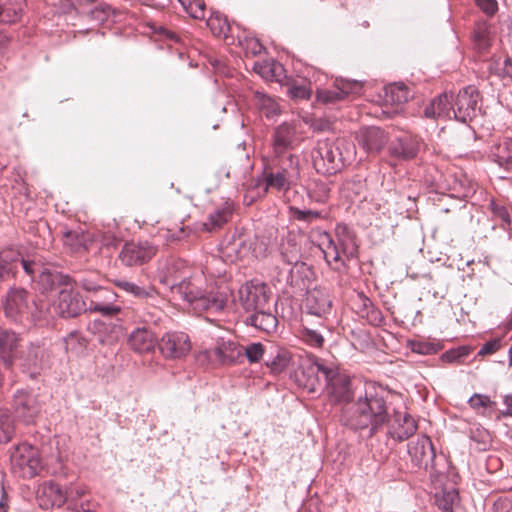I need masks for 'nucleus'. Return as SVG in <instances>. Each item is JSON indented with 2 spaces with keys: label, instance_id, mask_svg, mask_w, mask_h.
<instances>
[{
  "label": "nucleus",
  "instance_id": "nucleus-9",
  "mask_svg": "<svg viewBox=\"0 0 512 512\" xmlns=\"http://www.w3.org/2000/svg\"><path fill=\"white\" fill-rule=\"evenodd\" d=\"M53 310L63 319L76 318L83 312H87L86 300L78 291L65 286L54 300Z\"/></svg>",
  "mask_w": 512,
  "mask_h": 512
},
{
  "label": "nucleus",
  "instance_id": "nucleus-20",
  "mask_svg": "<svg viewBox=\"0 0 512 512\" xmlns=\"http://www.w3.org/2000/svg\"><path fill=\"white\" fill-rule=\"evenodd\" d=\"M69 493L72 494L71 491H65V488L58 483L46 481L38 489L37 500L43 509L60 508L68 501Z\"/></svg>",
  "mask_w": 512,
  "mask_h": 512
},
{
  "label": "nucleus",
  "instance_id": "nucleus-16",
  "mask_svg": "<svg viewBox=\"0 0 512 512\" xmlns=\"http://www.w3.org/2000/svg\"><path fill=\"white\" fill-rule=\"evenodd\" d=\"M157 347L165 358L180 359L189 353L191 343L186 333L175 331L165 333L158 341Z\"/></svg>",
  "mask_w": 512,
  "mask_h": 512
},
{
  "label": "nucleus",
  "instance_id": "nucleus-12",
  "mask_svg": "<svg viewBox=\"0 0 512 512\" xmlns=\"http://www.w3.org/2000/svg\"><path fill=\"white\" fill-rule=\"evenodd\" d=\"M10 460L13 470L23 478H32L41 469L37 452L26 444L18 445L11 453Z\"/></svg>",
  "mask_w": 512,
  "mask_h": 512
},
{
  "label": "nucleus",
  "instance_id": "nucleus-13",
  "mask_svg": "<svg viewBox=\"0 0 512 512\" xmlns=\"http://www.w3.org/2000/svg\"><path fill=\"white\" fill-rule=\"evenodd\" d=\"M117 294L108 287L99 286L91 295L86 297L87 312L100 313L104 317H113L122 310L114 302Z\"/></svg>",
  "mask_w": 512,
  "mask_h": 512
},
{
  "label": "nucleus",
  "instance_id": "nucleus-22",
  "mask_svg": "<svg viewBox=\"0 0 512 512\" xmlns=\"http://www.w3.org/2000/svg\"><path fill=\"white\" fill-rule=\"evenodd\" d=\"M128 344L137 353H148L158 346V340L151 325H142L131 331Z\"/></svg>",
  "mask_w": 512,
  "mask_h": 512
},
{
  "label": "nucleus",
  "instance_id": "nucleus-61",
  "mask_svg": "<svg viewBox=\"0 0 512 512\" xmlns=\"http://www.w3.org/2000/svg\"><path fill=\"white\" fill-rule=\"evenodd\" d=\"M476 5L486 15L492 16L498 10V3L496 0H475Z\"/></svg>",
  "mask_w": 512,
  "mask_h": 512
},
{
  "label": "nucleus",
  "instance_id": "nucleus-56",
  "mask_svg": "<svg viewBox=\"0 0 512 512\" xmlns=\"http://www.w3.org/2000/svg\"><path fill=\"white\" fill-rule=\"evenodd\" d=\"M288 95L294 100H307L312 95V89L307 84L293 83L288 87Z\"/></svg>",
  "mask_w": 512,
  "mask_h": 512
},
{
  "label": "nucleus",
  "instance_id": "nucleus-52",
  "mask_svg": "<svg viewBox=\"0 0 512 512\" xmlns=\"http://www.w3.org/2000/svg\"><path fill=\"white\" fill-rule=\"evenodd\" d=\"M249 363H258L267 354L265 347L260 342H253L243 348Z\"/></svg>",
  "mask_w": 512,
  "mask_h": 512
},
{
  "label": "nucleus",
  "instance_id": "nucleus-31",
  "mask_svg": "<svg viewBox=\"0 0 512 512\" xmlns=\"http://www.w3.org/2000/svg\"><path fill=\"white\" fill-rule=\"evenodd\" d=\"M20 252L13 248H6L0 251V282L15 277L18 269Z\"/></svg>",
  "mask_w": 512,
  "mask_h": 512
},
{
  "label": "nucleus",
  "instance_id": "nucleus-50",
  "mask_svg": "<svg viewBox=\"0 0 512 512\" xmlns=\"http://www.w3.org/2000/svg\"><path fill=\"white\" fill-rule=\"evenodd\" d=\"M184 10L195 19H203L205 17V1L204 0H178Z\"/></svg>",
  "mask_w": 512,
  "mask_h": 512
},
{
  "label": "nucleus",
  "instance_id": "nucleus-10",
  "mask_svg": "<svg viewBox=\"0 0 512 512\" xmlns=\"http://www.w3.org/2000/svg\"><path fill=\"white\" fill-rule=\"evenodd\" d=\"M250 234L243 230L236 229L227 235L221 242L219 251L221 257L227 262H235L249 255L252 248Z\"/></svg>",
  "mask_w": 512,
  "mask_h": 512
},
{
  "label": "nucleus",
  "instance_id": "nucleus-25",
  "mask_svg": "<svg viewBox=\"0 0 512 512\" xmlns=\"http://www.w3.org/2000/svg\"><path fill=\"white\" fill-rule=\"evenodd\" d=\"M71 283L72 279L68 274L44 267L34 282V288L41 294H48L61 286H69Z\"/></svg>",
  "mask_w": 512,
  "mask_h": 512
},
{
  "label": "nucleus",
  "instance_id": "nucleus-29",
  "mask_svg": "<svg viewBox=\"0 0 512 512\" xmlns=\"http://www.w3.org/2000/svg\"><path fill=\"white\" fill-rule=\"evenodd\" d=\"M354 305L358 316L365 319L370 325L377 327L383 324L384 319L381 310L363 293L357 295Z\"/></svg>",
  "mask_w": 512,
  "mask_h": 512
},
{
  "label": "nucleus",
  "instance_id": "nucleus-19",
  "mask_svg": "<svg viewBox=\"0 0 512 512\" xmlns=\"http://www.w3.org/2000/svg\"><path fill=\"white\" fill-rule=\"evenodd\" d=\"M361 88L362 84L357 80L336 79L334 89H317L316 98L324 104H333L349 94L359 93Z\"/></svg>",
  "mask_w": 512,
  "mask_h": 512
},
{
  "label": "nucleus",
  "instance_id": "nucleus-1",
  "mask_svg": "<svg viewBox=\"0 0 512 512\" xmlns=\"http://www.w3.org/2000/svg\"><path fill=\"white\" fill-rule=\"evenodd\" d=\"M188 272L185 260L169 257L160 263L157 275L159 282L170 289L174 299L185 301L194 310L222 311L228 300L226 292L198 288L190 281Z\"/></svg>",
  "mask_w": 512,
  "mask_h": 512
},
{
  "label": "nucleus",
  "instance_id": "nucleus-18",
  "mask_svg": "<svg viewBox=\"0 0 512 512\" xmlns=\"http://www.w3.org/2000/svg\"><path fill=\"white\" fill-rule=\"evenodd\" d=\"M157 247L148 240L125 243L120 259L127 266L142 265L150 261L156 254Z\"/></svg>",
  "mask_w": 512,
  "mask_h": 512
},
{
  "label": "nucleus",
  "instance_id": "nucleus-55",
  "mask_svg": "<svg viewBox=\"0 0 512 512\" xmlns=\"http://www.w3.org/2000/svg\"><path fill=\"white\" fill-rule=\"evenodd\" d=\"M204 355L212 361H217L220 364H231L234 357L227 354L226 346H218L212 350L205 351Z\"/></svg>",
  "mask_w": 512,
  "mask_h": 512
},
{
  "label": "nucleus",
  "instance_id": "nucleus-26",
  "mask_svg": "<svg viewBox=\"0 0 512 512\" xmlns=\"http://www.w3.org/2000/svg\"><path fill=\"white\" fill-rule=\"evenodd\" d=\"M304 307L307 314L326 318L331 313L332 301L325 290L313 289L307 292Z\"/></svg>",
  "mask_w": 512,
  "mask_h": 512
},
{
  "label": "nucleus",
  "instance_id": "nucleus-41",
  "mask_svg": "<svg viewBox=\"0 0 512 512\" xmlns=\"http://www.w3.org/2000/svg\"><path fill=\"white\" fill-rule=\"evenodd\" d=\"M385 101L390 104H401L407 102L410 97V91L403 83H393L384 88Z\"/></svg>",
  "mask_w": 512,
  "mask_h": 512
},
{
  "label": "nucleus",
  "instance_id": "nucleus-27",
  "mask_svg": "<svg viewBox=\"0 0 512 512\" xmlns=\"http://www.w3.org/2000/svg\"><path fill=\"white\" fill-rule=\"evenodd\" d=\"M359 143L370 154L379 153L388 143V133L377 126L365 127L359 132Z\"/></svg>",
  "mask_w": 512,
  "mask_h": 512
},
{
  "label": "nucleus",
  "instance_id": "nucleus-24",
  "mask_svg": "<svg viewBox=\"0 0 512 512\" xmlns=\"http://www.w3.org/2000/svg\"><path fill=\"white\" fill-rule=\"evenodd\" d=\"M420 140L412 134H402L389 145V154L399 160H410L417 156Z\"/></svg>",
  "mask_w": 512,
  "mask_h": 512
},
{
  "label": "nucleus",
  "instance_id": "nucleus-44",
  "mask_svg": "<svg viewBox=\"0 0 512 512\" xmlns=\"http://www.w3.org/2000/svg\"><path fill=\"white\" fill-rule=\"evenodd\" d=\"M493 157L499 166L512 169V141L505 139L493 148Z\"/></svg>",
  "mask_w": 512,
  "mask_h": 512
},
{
  "label": "nucleus",
  "instance_id": "nucleus-64",
  "mask_svg": "<svg viewBox=\"0 0 512 512\" xmlns=\"http://www.w3.org/2000/svg\"><path fill=\"white\" fill-rule=\"evenodd\" d=\"M78 286H80L83 290L89 293L91 295L99 286H101L99 283L95 282L92 279L88 278H81L78 282H76Z\"/></svg>",
  "mask_w": 512,
  "mask_h": 512
},
{
  "label": "nucleus",
  "instance_id": "nucleus-42",
  "mask_svg": "<svg viewBox=\"0 0 512 512\" xmlns=\"http://www.w3.org/2000/svg\"><path fill=\"white\" fill-rule=\"evenodd\" d=\"M15 435V421L8 408L0 407V444L12 440Z\"/></svg>",
  "mask_w": 512,
  "mask_h": 512
},
{
  "label": "nucleus",
  "instance_id": "nucleus-30",
  "mask_svg": "<svg viewBox=\"0 0 512 512\" xmlns=\"http://www.w3.org/2000/svg\"><path fill=\"white\" fill-rule=\"evenodd\" d=\"M88 331L99 335L100 343L110 345L119 338L122 326L112 322L107 323L101 319H95L88 324Z\"/></svg>",
  "mask_w": 512,
  "mask_h": 512
},
{
  "label": "nucleus",
  "instance_id": "nucleus-15",
  "mask_svg": "<svg viewBox=\"0 0 512 512\" xmlns=\"http://www.w3.org/2000/svg\"><path fill=\"white\" fill-rule=\"evenodd\" d=\"M408 454L412 463L425 470H436V452L431 439L426 435L417 436L416 440H411L408 445Z\"/></svg>",
  "mask_w": 512,
  "mask_h": 512
},
{
  "label": "nucleus",
  "instance_id": "nucleus-33",
  "mask_svg": "<svg viewBox=\"0 0 512 512\" xmlns=\"http://www.w3.org/2000/svg\"><path fill=\"white\" fill-rule=\"evenodd\" d=\"M63 244L72 253L82 254L88 249L90 235L81 229L66 230L63 233Z\"/></svg>",
  "mask_w": 512,
  "mask_h": 512
},
{
  "label": "nucleus",
  "instance_id": "nucleus-63",
  "mask_svg": "<svg viewBox=\"0 0 512 512\" xmlns=\"http://www.w3.org/2000/svg\"><path fill=\"white\" fill-rule=\"evenodd\" d=\"M492 212L494 216L499 218L504 224H510V214L505 206L492 203Z\"/></svg>",
  "mask_w": 512,
  "mask_h": 512
},
{
  "label": "nucleus",
  "instance_id": "nucleus-11",
  "mask_svg": "<svg viewBox=\"0 0 512 512\" xmlns=\"http://www.w3.org/2000/svg\"><path fill=\"white\" fill-rule=\"evenodd\" d=\"M12 406L16 417L26 425L33 424L42 410L38 396L27 389L15 391Z\"/></svg>",
  "mask_w": 512,
  "mask_h": 512
},
{
  "label": "nucleus",
  "instance_id": "nucleus-54",
  "mask_svg": "<svg viewBox=\"0 0 512 512\" xmlns=\"http://www.w3.org/2000/svg\"><path fill=\"white\" fill-rule=\"evenodd\" d=\"M470 406L478 412L485 414L487 410L495 406V402L489 396L483 394H474L469 399Z\"/></svg>",
  "mask_w": 512,
  "mask_h": 512
},
{
  "label": "nucleus",
  "instance_id": "nucleus-4",
  "mask_svg": "<svg viewBox=\"0 0 512 512\" xmlns=\"http://www.w3.org/2000/svg\"><path fill=\"white\" fill-rule=\"evenodd\" d=\"M238 292L242 308L250 313L244 323L267 334L276 331L278 319L272 312L269 287L263 282L252 280L242 285Z\"/></svg>",
  "mask_w": 512,
  "mask_h": 512
},
{
  "label": "nucleus",
  "instance_id": "nucleus-37",
  "mask_svg": "<svg viewBox=\"0 0 512 512\" xmlns=\"http://www.w3.org/2000/svg\"><path fill=\"white\" fill-rule=\"evenodd\" d=\"M473 41L479 52L488 51L493 41L492 26L485 21L476 23L473 33Z\"/></svg>",
  "mask_w": 512,
  "mask_h": 512
},
{
  "label": "nucleus",
  "instance_id": "nucleus-3",
  "mask_svg": "<svg viewBox=\"0 0 512 512\" xmlns=\"http://www.w3.org/2000/svg\"><path fill=\"white\" fill-rule=\"evenodd\" d=\"M301 372L307 378L305 387L315 391L316 385H323L332 403L348 405L354 399L350 377L335 363L314 355L308 356L301 363Z\"/></svg>",
  "mask_w": 512,
  "mask_h": 512
},
{
  "label": "nucleus",
  "instance_id": "nucleus-43",
  "mask_svg": "<svg viewBox=\"0 0 512 512\" xmlns=\"http://www.w3.org/2000/svg\"><path fill=\"white\" fill-rule=\"evenodd\" d=\"M409 347L412 352L418 353L421 355H431L436 354L440 350L444 348V344L442 341L436 339H419V340H410Z\"/></svg>",
  "mask_w": 512,
  "mask_h": 512
},
{
  "label": "nucleus",
  "instance_id": "nucleus-38",
  "mask_svg": "<svg viewBox=\"0 0 512 512\" xmlns=\"http://www.w3.org/2000/svg\"><path fill=\"white\" fill-rule=\"evenodd\" d=\"M233 214V208L230 204L226 203L223 207L216 209L210 213L207 220L203 223L205 230L214 231L220 229L228 223Z\"/></svg>",
  "mask_w": 512,
  "mask_h": 512
},
{
  "label": "nucleus",
  "instance_id": "nucleus-5",
  "mask_svg": "<svg viewBox=\"0 0 512 512\" xmlns=\"http://www.w3.org/2000/svg\"><path fill=\"white\" fill-rule=\"evenodd\" d=\"M4 315L16 324L38 323L46 320L47 309L42 301L30 298L29 292L19 286H10L2 299Z\"/></svg>",
  "mask_w": 512,
  "mask_h": 512
},
{
  "label": "nucleus",
  "instance_id": "nucleus-39",
  "mask_svg": "<svg viewBox=\"0 0 512 512\" xmlns=\"http://www.w3.org/2000/svg\"><path fill=\"white\" fill-rule=\"evenodd\" d=\"M424 115L432 119L446 120L448 118V94L446 91L433 99L431 103L425 107Z\"/></svg>",
  "mask_w": 512,
  "mask_h": 512
},
{
  "label": "nucleus",
  "instance_id": "nucleus-46",
  "mask_svg": "<svg viewBox=\"0 0 512 512\" xmlns=\"http://www.w3.org/2000/svg\"><path fill=\"white\" fill-rule=\"evenodd\" d=\"M207 26L210 28L212 33L218 37H228L230 32V25L227 18L220 12H212L211 16L207 20Z\"/></svg>",
  "mask_w": 512,
  "mask_h": 512
},
{
  "label": "nucleus",
  "instance_id": "nucleus-49",
  "mask_svg": "<svg viewBox=\"0 0 512 512\" xmlns=\"http://www.w3.org/2000/svg\"><path fill=\"white\" fill-rule=\"evenodd\" d=\"M21 265L24 273L28 277L29 283H34L37 279L40 271L43 270V265L36 259L24 258L20 254V260H18V266Z\"/></svg>",
  "mask_w": 512,
  "mask_h": 512
},
{
  "label": "nucleus",
  "instance_id": "nucleus-35",
  "mask_svg": "<svg viewBox=\"0 0 512 512\" xmlns=\"http://www.w3.org/2000/svg\"><path fill=\"white\" fill-rule=\"evenodd\" d=\"M328 216L329 211L326 209L314 210L289 206L290 219L306 225L313 224L320 220H326Z\"/></svg>",
  "mask_w": 512,
  "mask_h": 512
},
{
  "label": "nucleus",
  "instance_id": "nucleus-2",
  "mask_svg": "<svg viewBox=\"0 0 512 512\" xmlns=\"http://www.w3.org/2000/svg\"><path fill=\"white\" fill-rule=\"evenodd\" d=\"M387 392L380 386L367 385L350 404L341 409L340 423L346 428L374 437L389 422Z\"/></svg>",
  "mask_w": 512,
  "mask_h": 512
},
{
  "label": "nucleus",
  "instance_id": "nucleus-62",
  "mask_svg": "<svg viewBox=\"0 0 512 512\" xmlns=\"http://www.w3.org/2000/svg\"><path fill=\"white\" fill-rule=\"evenodd\" d=\"M434 504L443 512H448V491L445 488L434 494Z\"/></svg>",
  "mask_w": 512,
  "mask_h": 512
},
{
  "label": "nucleus",
  "instance_id": "nucleus-53",
  "mask_svg": "<svg viewBox=\"0 0 512 512\" xmlns=\"http://www.w3.org/2000/svg\"><path fill=\"white\" fill-rule=\"evenodd\" d=\"M257 98L260 109L267 118H273L279 114V107L272 98L260 93H257Z\"/></svg>",
  "mask_w": 512,
  "mask_h": 512
},
{
  "label": "nucleus",
  "instance_id": "nucleus-45",
  "mask_svg": "<svg viewBox=\"0 0 512 512\" xmlns=\"http://www.w3.org/2000/svg\"><path fill=\"white\" fill-rule=\"evenodd\" d=\"M114 283L120 290L128 294H131L132 296L138 299H146L154 295V289H152L151 287L139 286L133 282L124 279L115 280Z\"/></svg>",
  "mask_w": 512,
  "mask_h": 512
},
{
  "label": "nucleus",
  "instance_id": "nucleus-40",
  "mask_svg": "<svg viewBox=\"0 0 512 512\" xmlns=\"http://www.w3.org/2000/svg\"><path fill=\"white\" fill-rule=\"evenodd\" d=\"M290 355L285 349H273L266 354L265 363L272 372L284 371L290 363Z\"/></svg>",
  "mask_w": 512,
  "mask_h": 512
},
{
  "label": "nucleus",
  "instance_id": "nucleus-32",
  "mask_svg": "<svg viewBox=\"0 0 512 512\" xmlns=\"http://www.w3.org/2000/svg\"><path fill=\"white\" fill-rule=\"evenodd\" d=\"M25 0H0V24H15L22 18Z\"/></svg>",
  "mask_w": 512,
  "mask_h": 512
},
{
  "label": "nucleus",
  "instance_id": "nucleus-59",
  "mask_svg": "<svg viewBox=\"0 0 512 512\" xmlns=\"http://www.w3.org/2000/svg\"><path fill=\"white\" fill-rule=\"evenodd\" d=\"M502 347L501 338H494L487 341L478 352V356H487L496 353Z\"/></svg>",
  "mask_w": 512,
  "mask_h": 512
},
{
  "label": "nucleus",
  "instance_id": "nucleus-28",
  "mask_svg": "<svg viewBox=\"0 0 512 512\" xmlns=\"http://www.w3.org/2000/svg\"><path fill=\"white\" fill-rule=\"evenodd\" d=\"M267 165H271L275 172L285 176L288 180L294 182L299 174V160L296 155L278 156L271 155L264 160Z\"/></svg>",
  "mask_w": 512,
  "mask_h": 512
},
{
  "label": "nucleus",
  "instance_id": "nucleus-8",
  "mask_svg": "<svg viewBox=\"0 0 512 512\" xmlns=\"http://www.w3.org/2000/svg\"><path fill=\"white\" fill-rule=\"evenodd\" d=\"M311 160L316 172L334 175L342 167V155L339 148L330 139H320L311 150Z\"/></svg>",
  "mask_w": 512,
  "mask_h": 512
},
{
  "label": "nucleus",
  "instance_id": "nucleus-14",
  "mask_svg": "<svg viewBox=\"0 0 512 512\" xmlns=\"http://www.w3.org/2000/svg\"><path fill=\"white\" fill-rule=\"evenodd\" d=\"M302 138L296 128L288 123L278 125L272 134V154L276 157L294 155L292 153L301 143Z\"/></svg>",
  "mask_w": 512,
  "mask_h": 512
},
{
  "label": "nucleus",
  "instance_id": "nucleus-58",
  "mask_svg": "<svg viewBox=\"0 0 512 512\" xmlns=\"http://www.w3.org/2000/svg\"><path fill=\"white\" fill-rule=\"evenodd\" d=\"M471 439L481 445L480 449L485 450L491 442V435L488 430L482 427L471 429Z\"/></svg>",
  "mask_w": 512,
  "mask_h": 512
},
{
  "label": "nucleus",
  "instance_id": "nucleus-57",
  "mask_svg": "<svg viewBox=\"0 0 512 512\" xmlns=\"http://www.w3.org/2000/svg\"><path fill=\"white\" fill-rule=\"evenodd\" d=\"M302 339L310 346L320 348L324 344V337L314 329L303 328Z\"/></svg>",
  "mask_w": 512,
  "mask_h": 512
},
{
  "label": "nucleus",
  "instance_id": "nucleus-34",
  "mask_svg": "<svg viewBox=\"0 0 512 512\" xmlns=\"http://www.w3.org/2000/svg\"><path fill=\"white\" fill-rule=\"evenodd\" d=\"M262 182L264 184V190L268 191L270 189H275L277 191H286L291 185L294 183L284 175L275 172L271 165H267L264 162L263 172H262Z\"/></svg>",
  "mask_w": 512,
  "mask_h": 512
},
{
  "label": "nucleus",
  "instance_id": "nucleus-60",
  "mask_svg": "<svg viewBox=\"0 0 512 512\" xmlns=\"http://www.w3.org/2000/svg\"><path fill=\"white\" fill-rule=\"evenodd\" d=\"M472 347L470 346H459L457 348H450V363L458 362L461 363L465 357H467L472 352Z\"/></svg>",
  "mask_w": 512,
  "mask_h": 512
},
{
  "label": "nucleus",
  "instance_id": "nucleus-23",
  "mask_svg": "<svg viewBox=\"0 0 512 512\" xmlns=\"http://www.w3.org/2000/svg\"><path fill=\"white\" fill-rule=\"evenodd\" d=\"M387 435L397 442H403L415 434L418 429L415 419L408 413H397L393 420L388 422Z\"/></svg>",
  "mask_w": 512,
  "mask_h": 512
},
{
  "label": "nucleus",
  "instance_id": "nucleus-51",
  "mask_svg": "<svg viewBox=\"0 0 512 512\" xmlns=\"http://www.w3.org/2000/svg\"><path fill=\"white\" fill-rule=\"evenodd\" d=\"M281 257L288 265H294L298 267L300 262V249L295 243L287 242L281 248Z\"/></svg>",
  "mask_w": 512,
  "mask_h": 512
},
{
  "label": "nucleus",
  "instance_id": "nucleus-6",
  "mask_svg": "<svg viewBox=\"0 0 512 512\" xmlns=\"http://www.w3.org/2000/svg\"><path fill=\"white\" fill-rule=\"evenodd\" d=\"M323 235L327 239V245L323 249L327 263L330 264L333 261L339 265L337 267L339 269L345 266V259L350 260L357 257L358 243L356 235L346 224L339 223L336 225V241L327 232H324Z\"/></svg>",
  "mask_w": 512,
  "mask_h": 512
},
{
  "label": "nucleus",
  "instance_id": "nucleus-21",
  "mask_svg": "<svg viewBox=\"0 0 512 512\" xmlns=\"http://www.w3.org/2000/svg\"><path fill=\"white\" fill-rule=\"evenodd\" d=\"M479 93L476 87L469 85L463 88L457 95L454 104L455 118L460 122H467L476 114Z\"/></svg>",
  "mask_w": 512,
  "mask_h": 512
},
{
  "label": "nucleus",
  "instance_id": "nucleus-7",
  "mask_svg": "<svg viewBox=\"0 0 512 512\" xmlns=\"http://www.w3.org/2000/svg\"><path fill=\"white\" fill-rule=\"evenodd\" d=\"M53 353L46 339L29 342L18 357L20 371L30 379L38 378L52 364Z\"/></svg>",
  "mask_w": 512,
  "mask_h": 512
},
{
  "label": "nucleus",
  "instance_id": "nucleus-47",
  "mask_svg": "<svg viewBox=\"0 0 512 512\" xmlns=\"http://www.w3.org/2000/svg\"><path fill=\"white\" fill-rule=\"evenodd\" d=\"M64 343L66 350H70L75 354H82L87 346V338L79 331L70 332L65 338Z\"/></svg>",
  "mask_w": 512,
  "mask_h": 512
},
{
  "label": "nucleus",
  "instance_id": "nucleus-36",
  "mask_svg": "<svg viewBox=\"0 0 512 512\" xmlns=\"http://www.w3.org/2000/svg\"><path fill=\"white\" fill-rule=\"evenodd\" d=\"M474 191V185L465 173H454L453 183H450V198L464 200Z\"/></svg>",
  "mask_w": 512,
  "mask_h": 512
},
{
  "label": "nucleus",
  "instance_id": "nucleus-48",
  "mask_svg": "<svg viewBox=\"0 0 512 512\" xmlns=\"http://www.w3.org/2000/svg\"><path fill=\"white\" fill-rule=\"evenodd\" d=\"M308 198L311 202L325 204L330 196V188L328 184L319 181L314 182L307 190Z\"/></svg>",
  "mask_w": 512,
  "mask_h": 512
},
{
  "label": "nucleus",
  "instance_id": "nucleus-17",
  "mask_svg": "<svg viewBox=\"0 0 512 512\" xmlns=\"http://www.w3.org/2000/svg\"><path fill=\"white\" fill-rule=\"evenodd\" d=\"M20 342V334L0 326V364L7 371L14 369L21 352Z\"/></svg>",
  "mask_w": 512,
  "mask_h": 512
}]
</instances>
